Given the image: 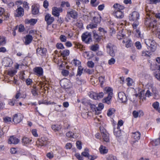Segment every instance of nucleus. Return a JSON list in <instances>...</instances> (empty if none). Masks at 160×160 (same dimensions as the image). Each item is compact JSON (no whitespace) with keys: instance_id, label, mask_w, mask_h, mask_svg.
<instances>
[{"instance_id":"obj_1","label":"nucleus","mask_w":160,"mask_h":160,"mask_svg":"<svg viewBox=\"0 0 160 160\" xmlns=\"http://www.w3.org/2000/svg\"><path fill=\"white\" fill-rule=\"evenodd\" d=\"M146 11L147 12V16L146 17V20L145 21V24L148 27L150 28H152V30L154 31H155L157 29V21L156 20H152L149 23H148L149 22V19L151 18V14L148 12L147 9H146Z\"/></svg>"},{"instance_id":"obj_2","label":"nucleus","mask_w":160,"mask_h":160,"mask_svg":"<svg viewBox=\"0 0 160 160\" xmlns=\"http://www.w3.org/2000/svg\"><path fill=\"white\" fill-rule=\"evenodd\" d=\"M145 42L148 48H149L150 50L152 52H154L156 49V43L155 41L152 39H147L145 40Z\"/></svg>"},{"instance_id":"obj_3","label":"nucleus","mask_w":160,"mask_h":160,"mask_svg":"<svg viewBox=\"0 0 160 160\" xmlns=\"http://www.w3.org/2000/svg\"><path fill=\"white\" fill-rule=\"evenodd\" d=\"M106 48L107 52L111 56L114 57L115 56L117 48L116 46L112 43H109L107 44Z\"/></svg>"},{"instance_id":"obj_4","label":"nucleus","mask_w":160,"mask_h":160,"mask_svg":"<svg viewBox=\"0 0 160 160\" xmlns=\"http://www.w3.org/2000/svg\"><path fill=\"white\" fill-rule=\"evenodd\" d=\"M82 41L87 44L89 43L92 41L90 32H86L83 33L82 36Z\"/></svg>"},{"instance_id":"obj_5","label":"nucleus","mask_w":160,"mask_h":160,"mask_svg":"<svg viewBox=\"0 0 160 160\" xmlns=\"http://www.w3.org/2000/svg\"><path fill=\"white\" fill-rule=\"evenodd\" d=\"M49 141L48 138L46 137H42L41 138H38L36 143L37 145L43 146H45L49 143Z\"/></svg>"},{"instance_id":"obj_6","label":"nucleus","mask_w":160,"mask_h":160,"mask_svg":"<svg viewBox=\"0 0 160 160\" xmlns=\"http://www.w3.org/2000/svg\"><path fill=\"white\" fill-rule=\"evenodd\" d=\"M139 17L140 14L139 12L136 11H134L129 14V19L130 21H137L139 19Z\"/></svg>"},{"instance_id":"obj_7","label":"nucleus","mask_w":160,"mask_h":160,"mask_svg":"<svg viewBox=\"0 0 160 160\" xmlns=\"http://www.w3.org/2000/svg\"><path fill=\"white\" fill-rule=\"evenodd\" d=\"M60 84L62 87L64 88H68L71 87V83L69 80L67 79H63L60 81Z\"/></svg>"},{"instance_id":"obj_8","label":"nucleus","mask_w":160,"mask_h":160,"mask_svg":"<svg viewBox=\"0 0 160 160\" xmlns=\"http://www.w3.org/2000/svg\"><path fill=\"white\" fill-rule=\"evenodd\" d=\"M23 117L20 114H16L13 116L12 121L15 124L19 123L22 119Z\"/></svg>"},{"instance_id":"obj_9","label":"nucleus","mask_w":160,"mask_h":160,"mask_svg":"<svg viewBox=\"0 0 160 160\" xmlns=\"http://www.w3.org/2000/svg\"><path fill=\"white\" fill-rule=\"evenodd\" d=\"M45 20L46 22L48 25H51L54 21V18L51 16L49 14H47L45 16Z\"/></svg>"},{"instance_id":"obj_10","label":"nucleus","mask_w":160,"mask_h":160,"mask_svg":"<svg viewBox=\"0 0 160 160\" xmlns=\"http://www.w3.org/2000/svg\"><path fill=\"white\" fill-rule=\"evenodd\" d=\"M62 12V9L61 8H57L56 7L52 8V14L55 17H58L59 15V13Z\"/></svg>"},{"instance_id":"obj_11","label":"nucleus","mask_w":160,"mask_h":160,"mask_svg":"<svg viewBox=\"0 0 160 160\" xmlns=\"http://www.w3.org/2000/svg\"><path fill=\"white\" fill-rule=\"evenodd\" d=\"M67 16L68 18H75L77 16V13L75 10L72 9L68 10L67 12Z\"/></svg>"},{"instance_id":"obj_12","label":"nucleus","mask_w":160,"mask_h":160,"mask_svg":"<svg viewBox=\"0 0 160 160\" xmlns=\"http://www.w3.org/2000/svg\"><path fill=\"white\" fill-rule=\"evenodd\" d=\"M66 136L69 138H76L79 136V134L77 132L69 131L66 133Z\"/></svg>"},{"instance_id":"obj_13","label":"nucleus","mask_w":160,"mask_h":160,"mask_svg":"<svg viewBox=\"0 0 160 160\" xmlns=\"http://www.w3.org/2000/svg\"><path fill=\"white\" fill-rule=\"evenodd\" d=\"M19 142V140L17 138L13 136H11L8 140V143L9 144H18Z\"/></svg>"},{"instance_id":"obj_14","label":"nucleus","mask_w":160,"mask_h":160,"mask_svg":"<svg viewBox=\"0 0 160 160\" xmlns=\"http://www.w3.org/2000/svg\"><path fill=\"white\" fill-rule=\"evenodd\" d=\"M47 51V49L45 48H38L36 50L37 54L42 56L45 55Z\"/></svg>"},{"instance_id":"obj_15","label":"nucleus","mask_w":160,"mask_h":160,"mask_svg":"<svg viewBox=\"0 0 160 160\" xmlns=\"http://www.w3.org/2000/svg\"><path fill=\"white\" fill-rule=\"evenodd\" d=\"M118 97L122 102H125L127 101V98L125 93L120 92L118 93Z\"/></svg>"},{"instance_id":"obj_16","label":"nucleus","mask_w":160,"mask_h":160,"mask_svg":"<svg viewBox=\"0 0 160 160\" xmlns=\"http://www.w3.org/2000/svg\"><path fill=\"white\" fill-rule=\"evenodd\" d=\"M133 97H138L139 99H142V101L146 99V98L144 96V91L143 90H142L140 93L133 95Z\"/></svg>"},{"instance_id":"obj_17","label":"nucleus","mask_w":160,"mask_h":160,"mask_svg":"<svg viewBox=\"0 0 160 160\" xmlns=\"http://www.w3.org/2000/svg\"><path fill=\"white\" fill-rule=\"evenodd\" d=\"M34 71L35 74L38 76H41L43 75V70L40 67H36L34 69Z\"/></svg>"},{"instance_id":"obj_18","label":"nucleus","mask_w":160,"mask_h":160,"mask_svg":"<svg viewBox=\"0 0 160 160\" xmlns=\"http://www.w3.org/2000/svg\"><path fill=\"white\" fill-rule=\"evenodd\" d=\"M18 8L16 10V12L17 14L16 16L17 17H19L23 16L24 15V9L21 7H18Z\"/></svg>"},{"instance_id":"obj_19","label":"nucleus","mask_w":160,"mask_h":160,"mask_svg":"<svg viewBox=\"0 0 160 160\" xmlns=\"http://www.w3.org/2000/svg\"><path fill=\"white\" fill-rule=\"evenodd\" d=\"M122 42L124 43H125V46L127 48L131 47L132 45V41L128 38H126L123 40Z\"/></svg>"},{"instance_id":"obj_20","label":"nucleus","mask_w":160,"mask_h":160,"mask_svg":"<svg viewBox=\"0 0 160 160\" xmlns=\"http://www.w3.org/2000/svg\"><path fill=\"white\" fill-rule=\"evenodd\" d=\"M140 133L138 132H135L133 133L132 137L134 139V141H133V143L136 141H138L140 139Z\"/></svg>"},{"instance_id":"obj_21","label":"nucleus","mask_w":160,"mask_h":160,"mask_svg":"<svg viewBox=\"0 0 160 160\" xmlns=\"http://www.w3.org/2000/svg\"><path fill=\"white\" fill-rule=\"evenodd\" d=\"M25 44L26 45L29 44L31 42L33 39V37L32 35H28L25 37Z\"/></svg>"},{"instance_id":"obj_22","label":"nucleus","mask_w":160,"mask_h":160,"mask_svg":"<svg viewBox=\"0 0 160 160\" xmlns=\"http://www.w3.org/2000/svg\"><path fill=\"white\" fill-rule=\"evenodd\" d=\"M113 7L115 9L114 11H122L124 8L123 6L117 3L115 4Z\"/></svg>"},{"instance_id":"obj_23","label":"nucleus","mask_w":160,"mask_h":160,"mask_svg":"<svg viewBox=\"0 0 160 160\" xmlns=\"http://www.w3.org/2000/svg\"><path fill=\"white\" fill-rule=\"evenodd\" d=\"M114 13L115 16L117 18L120 19L122 18L124 16V14L122 11H114Z\"/></svg>"},{"instance_id":"obj_24","label":"nucleus","mask_w":160,"mask_h":160,"mask_svg":"<svg viewBox=\"0 0 160 160\" xmlns=\"http://www.w3.org/2000/svg\"><path fill=\"white\" fill-rule=\"evenodd\" d=\"M105 94H107L108 95H112V89L110 87H107L104 88V91Z\"/></svg>"},{"instance_id":"obj_25","label":"nucleus","mask_w":160,"mask_h":160,"mask_svg":"<svg viewBox=\"0 0 160 160\" xmlns=\"http://www.w3.org/2000/svg\"><path fill=\"white\" fill-rule=\"evenodd\" d=\"M37 20L35 19H31L30 20L26 19L25 20V22L26 24L30 25H34L37 22Z\"/></svg>"},{"instance_id":"obj_26","label":"nucleus","mask_w":160,"mask_h":160,"mask_svg":"<svg viewBox=\"0 0 160 160\" xmlns=\"http://www.w3.org/2000/svg\"><path fill=\"white\" fill-rule=\"evenodd\" d=\"M32 141V139L25 137H23L22 139V142L24 145L30 143Z\"/></svg>"},{"instance_id":"obj_27","label":"nucleus","mask_w":160,"mask_h":160,"mask_svg":"<svg viewBox=\"0 0 160 160\" xmlns=\"http://www.w3.org/2000/svg\"><path fill=\"white\" fill-rule=\"evenodd\" d=\"M93 34L94 38L95 39V42H99L101 39V37L97 34L95 31H93Z\"/></svg>"},{"instance_id":"obj_28","label":"nucleus","mask_w":160,"mask_h":160,"mask_svg":"<svg viewBox=\"0 0 160 160\" xmlns=\"http://www.w3.org/2000/svg\"><path fill=\"white\" fill-rule=\"evenodd\" d=\"M159 104L158 102H156L153 103L152 106L154 109L160 113V107H159Z\"/></svg>"},{"instance_id":"obj_29","label":"nucleus","mask_w":160,"mask_h":160,"mask_svg":"<svg viewBox=\"0 0 160 160\" xmlns=\"http://www.w3.org/2000/svg\"><path fill=\"white\" fill-rule=\"evenodd\" d=\"M32 88L31 89V92L34 96H37L38 95V93L37 92L38 89L36 88V86H33L32 87Z\"/></svg>"},{"instance_id":"obj_30","label":"nucleus","mask_w":160,"mask_h":160,"mask_svg":"<svg viewBox=\"0 0 160 160\" xmlns=\"http://www.w3.org/2000/svg\"><path fill=\"white\" fill-rule=\"evenodd\" d=\"M92 21L94 22L96 24L100 23L101 21V17L100 15H98L97 16L94 17Z\"/></svg>"},{"instance_id":"obj_31","label":"nucleus","mask_w":160,"mask_h":160,"mask_svg":"<svg viewBox=\"0 0 160 160\" xmlns=\"http://www.w3.org/2000/svg\"><path fill=\"white\" fill-rule=\"evenodd\" d=\"M114 133L116 137H118L121 136V132L119 128L117 127L116 129H115L114 130Z\"/></svg>"},{"instance_id":"obj_32","label":"nucleus","mask_w":160,"mask_h":160,"mask_svg":"<svg viewBox=\"0 0 160 160\" xmlns=\"http://www.w3.org/2000/svg\"><path fill=\"white\" fill-rule=\"evenodd\" d=\"M112 95H108L106 98H105L103 100V102H105L108 104L110 103V100L112 97Z\"/></svg>"},{"instance_id":"obj_33","label":"nucleus","mask_w":160,"mask_h":160,"mask_svg":"<svg viewBox=\"0 0 160 160\" xmlns=\"http://www.w3.org/2000/svg\"><path fill=\"white\" fill-rule=\"evenodd\" d=\"M100 152L101 153L104 154L107 153L108 152V150L106 149L105 147L101 145L99 148Z\"/></svg>"},{"instance_id":"obj_34","label":"nucleus","mask_w":160,"mask_h":160,"mask_svg":"<svg viewBox=\"0 0 160 160\" xmlns=\"http://www.w3.org/2000/svg\"><path fill=\"white\" fill-rule=\"evenodd\" d=\"M151 143L153 146H156L159 144L160 143V139L158 138L152 141Z\"/></svg>"},{"instance_id":"obj_35","label":"nucleus","mask_w":160,"mask_h":160,"mask_svg":"<svg viewBox=\"0 0 160 160\" xmlns=\"http://www.w3.org/2000/svg\"><path fill=\"white\" fill-rule=\"evenodd\" d=\"M51 128L55 132H56L59 130L61 127V126L57 125H53L52 126Z\"/></svg>"},{"instance_id":"obj_36","label":"nucleus","mask_w":160,"mask_h":160,"mask_svg":"<svg viewBox=\"0 0 160 160\" xmlns=\"http://www.w3.org/2000/svg\"><path fill=\"white\" fill-rule=\"evenodd\" d=\"M81 154L85 157L88 158H90V156H89L88 153V149H85L84 151Z\"/></svg>"},{"instance_id":"obj_37","label":"nucleus","mask_w":160,"mask_h":160,"mask_svg":"<svg viewBox=\"0 0 160 160\" xmlns=\"http://www.w3.org/2000/svg\"><path fill=\"white\" fill-rule=\"evenodd\" d=\"M102 136V138L104 141L108 142L109 141V134L108 133L103 134Z\"/></svg>"},{"instance_id":"obj_38","label":"nucleus","mask_w":160,"mask_h":160,"mask_svg":"<svg viewBox=\"0 0 160 160\" xmlns=\"http://www.w3.org/2000/svg\"><path fill=\"white\" fill-rule=\"evenodd\" d=\"M133 33L135 34L137 37L139 38L141 37V33L138 29H133Z\"/></svg>"},{"instance_id":"obj_39","label":"nucleus","mask_w":160,"mask_h":160,"mask_svg":"<svg viewBox=\"0 0 160 160\" xmlns=\"http://www.w3.org/2000/svg\"><path fill=\"white\" fill-rule=\"evenodd\" d=\"M126 36L123 33H119L117 35V38L119 40L126 39Z\"/></svg>"},{"instance_id":"obj_40","label":"nucleus","mask_w":160,"mask_h":160,"mask_svg":"<svg viewBox=\"0 0 160 160\" xmlns=\"http://www.w3.org/2000/svg\"><path fill=\"white\" fill-rule=\"evenodd\" d=\"M115 111V110L114 108H110L108 111L107 114L108 116H111L114 113Z\"/></svg>"},{"instance_id":"obj_41","label":"nucleus","mask_w":160,"mask_h":160,"mask_svg":"<svg viewBox=\"0 0 160 160\" xmlns=\"http://www.w3.org/2000/svg\"><path fill=\"white\" fill-rule=\"evenodd\" d=\"M89 96L91 98L94 99H98V93L92 92L90 94Z\"/></svg>"},{"instance_id":"obj_42","label":"nucleus","mask_w":160,"mask_h":160,"mask_svg":"<svg viewBox=\"0 0 160 160\" xmlns=\"http://www.w3.org/2000/svg\"><path fill=\"white\" fill-rule=\"evenodd\" d=\"M69 51L68 50L66 49L63 50L61 52V55L63 57H65L69 55Z\"/></svg>"},{"instance_id":"obj_43","label":"nucleus","mask_w":160,"mask_h":160,"mask_svg":"<svg viewBox=\"0 0 160 160\" xmlns=\"http://www.w3.org/2000/svg\"><path fill=\"white\" fill-rule=\"evenodd\" d=\"M99 48V45L98 44H96L91 46V49L93 51H97Z\"/></svg>"},{"instance_id":"obj_44","label":"nucleus","mask_w":160,"mask_h":160,"mask_svg":"<svg viewBox=\"0 0 160 160\" xmlns=\"http://www.w3.org/2000/svg\"><path fill=\"white\" fill-rule=\"evenodd\" d=\"M32 13L33 14H38L39 12V10L37 7L34 6V7H32Z\"/></svg>"},{"instance_id":"obj_45","label":"nucleus","mask_w":160,"mask_h":160,"mask_svg":"<svg viewBox=\"0 0 160 160\" xmlns=\"http://www.w3.org/2000/svg\"><path fill=\"white\" fill-rule=\"evenodd\" d=\"M107 160H118L117 157L113 155H110L107 158Z\"/></svg>"},{"instance_id":"obj_46","label":"nucleus","mask_w":160,"mask_h":160,"mask_svg":"<svg viewBox=\"0 0 160 160\" xmlns=\"http://www.w3.org/2000/svg\"><path fill=\"white\" fill-rule=\"evenodd\" d=\"M83 70V68L81 66H79L78 68L77 75L80 76Z\"/></svg>"},{"instance_id":"obj_47","label":"nucleus","mask_w":160,"mask_h":160,"mask_svg":"<svg viewBox=\"0 0 160 160\" xmlns=\"http://www.w3.org/2000/svg\"><path fill=\"white\" fill-rule=\"evenodd\" d=\"M127 84L128 86H131L133 83L132 80L129 78H127Z\"/></svg>"},{"instance_id":"obj_48","label":"nucleus","mask_w":160,"mask_h":160,"mask_svg":"<svg viewBox=\"0 0 160 160\" xmlns=\"http://www.w3.org/2000/svg\"><path fill=\"white\" fill-rule=\"evenodd\" d=\"M72 62L76 66H78L80 65L81 64V62L77 60V59H73L72 61Z\"/></svg>"},{"instance_id":"obj_49","label":"nucleus","mask_w":160,"mask_h":160,"mask_svg":"<svg viewBox=\"0 0 160 160\" xmlns=\"http://www.w3.org/2000/svg\"><path fill=\"white\" fill-rule=\"evenodd\" d=\"M6 43V40L4 37H2L0 38V45H3Z\"/></svg>"},{"instance_id":"obj_50","label":"nucleus","mask_w":160,"mask_h":160,"mask_svg":"<svg viewBox=\"0 0 160 160\" xmlns=\"http://www.w3.org/2000/svg\"><path fill=\"white\" fill-rule=\"evenodd\" d=\"M115 59L114 58H112L108 60V63L109 65H112L115 63Z\"/></svg>"},{"instance_id":"obj_51","label":"nucleus","mask_w":160,"mask_h":160,"mask_svg":"<svg viewBox=\"0 0 160 160\" xmlns=\"http://www.w3.org/2000/svg\"><path fill=\"white\" fill-rule=\"evenodd\" d=\"M99 80L101 86H102L103 84V82L105 80L104 79V77L102 76L99 77Z\"/></svg>"},{"instance_id":"obj_52","label":"nucleus","mask_w":160,"mask_h":160,"mask_svg":"<svg viewBox=\"0 0 160 160\" xmlns=\"http://www.w3.org/2000/svg\"><path fill=\"white\" fill-rule=\"evenodd\" d=\"M88 66L90 68H93L94 66V64L93 62L92 61H89L87 62Z\"/></svg>"},{"instance_id":"obj_53","label":"nucleus","mask_w":160,"mask_h":160,"mask_svg":"<svg viewBox=\"0 0 160 160\" xmlns=\"http://www.w3.org/2000/svg\"><path fill=\"white\" fill-rule=\"evenodd\" d=\"M97 25L96 24H93L92 23L90 24L89 25L87 26V28H90L91 29L96 28L97 27Z\"/></svg>"},{"instance_id":"obj_54","label":"nucleus","mask_w":160,"mask_h":160,"mask_svg":"<svg viewBox=\"0 0 160 160\" xmlns=\"http://www.w3.org/2000/svg\"><path fill=\"white\" fill-rule=\"evenodd\" d=\"M100 130L102 135H103V134H104L108 133L106 132V130L102 127L101 126L100 127Z\"/></svg>"},{"instance_id":"obj_55","label":"nucleus","mask_w":160,"mask_h":160,"mask_svg":"<svg viewBox=\"0 0 160 160\" xmlns=\"http://www.w3.org/2000/svg\"><path fill=\"white\" fill-rule=\"evenodd\" d=\"M59 39L62 42H65L67 41L66 37L63 35H61L59 37Z\"/></svg>"},{"instance_id":"obj_56","label":"nucleus","mask_w":160,"mask_h":160,"mask_svg":"<svg viewBox=\"0 0 160 160\" xmlns=\"http://www.w3.org/2000/svg\"><path fill=\"white\" fill-rule=\"evenodd\" d=\"M56 47L58 49H62L64 48L63 45L61 43H57Z\"/></svg>"},{"instance_id":"obj_57","label":"nucleus","mask_w":160,"mask_h":160,"mask_svg":"<svg viewBox=\"0 0 160 160\" xmlns=\"http://www.w3.org/2000/svg\"><path fill=\"white\" fill-rule=\"evenodd\" d=\"M69 73V71L67 70H63L62 71V74L64 76H68V75Z\"/></svg>"},{"instance_id":"obj_58","label":"nucleus","mask_w":160,"mask_h":160,"mask_svg":"<svg viewBox=\"0 0 160 160\" xmlns=\"http://www.w3.org/2000/svg\"><path fill=\"white\" fill-rule=\"evenodd\" d=\"M104 107V105L102 103H99L98 105V107L97 108V109L98 111L101 110Z\"/></svg>"},{"instance_id":"obj_59","label":"nucleus","mask_w":160,"mask_h":160,"mask_svg":"<svg viewBox=\"0 0 160 160\" xmlns=\"http://www.w3.org/2000/svg\"><path fill=\"white\" fill-rule=\"evenodd\" d=\"M76 145L78 149H81L82 148L81 142L80 141H77L76 142Z\"/></svg>"},{"instance_id":"obj_60","label":"nucleus","mask_w":160,"mask_h":160,"mask_svg":"<svg viewBox=\"0 0 160 160\" xmlns=\"http://www.w3.org/2000/svg\"><path fill=\"white\" fill-rule=\"evenodd\" d=\"M91 3L93 7H96L98 4V2H96V0H91Z\"/></svg>"},{"instance_id":"obj_61","label":"nucleus","mask_w":160,"mask_h":160,"mask_svg":"<svg viewBox=\"0 0 160 160\" xmlns=\"http://www.w3.org/2000/svg\"><path fill=\"white\" fill-rule=\"evenodd\" d=\"M3 120L6 123H8L11 122L12 118L10 117H7L4 118Z\"/></svg>"},{"instance_id":"obj_62","label":"nucleus","mask_w":160,"mask_h":160,"mask_svg":"<svg viewBox=\"0 0 160 160\" xmlns=\"http://www.w3.org/2000/svg\"><path fill=\"white\" fill-rule=\"evenodd\" d=\"M132 114L134 118H137L139 117L138 111L134 110L132 112Z\"/></svg>"},{"instance_id":"obj_63","label":"nucleus","mask_w":160,"mask_h":160,"mask_svg":"<svg viewBox=\"0 0 160 160\" xmlns=\"http://www.w3.org/2000/svg\"><path fill=\"white\" fill-rule=\"evenodd\" d=\"M75 156L79 160H83V157L81 156L80 154L78 153H76Z\"/></svg>"},{"instance_id":"obj_64","label":"nucleus","mask_w":160,"mask_h":160,"mask_svg":"<svg viewBox=\"0 0 160 160\" xmlns=\"http://www.w3.org/2000/svg\"><path fill=\"white\" fill-rule=\"evenodd\" d=\"M17 71L15 70H11L8 72V74L11 76H12Z\"/></svg>"}]
</instances>
